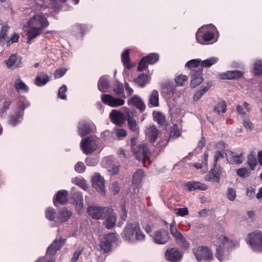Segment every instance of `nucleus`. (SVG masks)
Instances as JSON below:
<instances>
[{"label":"nucleus","instance_id":"29","mask_svg":"<svg viewBox=\"0 0 262 262\" xmlns=\"http://www.w3.org/2000/svg\"><path fill=\"white\" fill-rule=\"evenodd\" d=\"M97 139L93 137L89 136L81 140L80 147H94L97 146Z\"/></svg>","mask_w":262,"mask_h":262},{"label":"nucleus","instance_id":"14","mask_svg":"<svg viewBox=\"0 0 262 262\" xmlns=\"http://www.w3.org/2000/svg\"><path fill=\"white\" fill-rule=\"evenodd\" d=\"M92 185L96 190L102 194L105 192L104 180L99 173H96L92 179Z\"/></svg>","mask_w":262,"mask_h":262},{"label":"nucleus","instance_id":"15","mask_svg":"<svg viewBox=\"0 0 262 262\" xmlns=\"http://www.w3.org/2000/svg\"><path fill=\"white\" fill-rule=\"evenodd\" d=\"M144 133L148 141L154 144L158 137L160 131L155 125H152L146 127Z\"/></svg>","mask_w":262,"mask_h":262},{"label":"nucleus","instance_id":"63","mask_svg":"<svg viewBox=\"0 0 262 262\" xmlns=\"http://www.w3.org/2000/svg\"><path fill=\"white\" fill-rule=\"evenodd\" d=\"M83 252V249L81 248L77 249L74 253L72 257V261L76 262L77 261L78 257Z\"/></svg>","mask_w":262,"mask_h":262},{"label":"nucleus","instance_id":"25","mask_svg":"<svg viewBox=\"0 0 262 262\" xmlns=\"http://www.w3.org/2000/svg\"><path fill=\"white\" fill-rule=\"evenodd\" d=\"M68 201V191L66 190H59L56 194L55 198L53 199V202L55 206H57V203L60 204H64Z\"/></svg>","mask_w":262,"mask_h":262},{"label":"nucleus","instance_id":"6","mask_svg":"<svg viewBox=\"0 0 262 262\" xmlns=\"http://www.w3.org/2000/svg\"><path fill=\"white\" fill-rule=\"evenodd\" d=\"M148 149L149 148H133V152L136 156L137 160L142 161L145 166H146L145 163L146 161H148V163H150L151 161L150 159L152 157V159L156 157V155H154L152 154H151Z\"/></svg>","mask_w":262,"mask_h":262},{"label":"nucleus","instance_id":"37","mask_svg":"<svg viewBox=\"0 0 262 262\" xmlns=\"http://www.w3.org/2000/svg\"><path fill=\"white\" fill-rule=\"evenodd\" d=\"M227 111V105L225 101L219 100L215 106L213 107V112L217 114L221 113H225Z\"/></svg>","mask_w":262,"mask_h":262},{"label":"nucleus","instance_id":"33","mask_svg":"<svg viewBox=\"0 0 262 262\" xmlns=\"http://www.w3.org/2000/svg\"><path fill=\"white\" fill-rule=\"evenodd\" d=\"M106 216L107 217L105 220L106 227L108 229H112L116 224V215L115 213L111 212L110 209Z\"/></svg>","mask_w":262,"mask_h":262},{"label":"nucleus","instance_id":"49","mask_svg":"<svg viewBox=\"0 0 262 262\" xmlns=\"http://www.w3.org/2000/svg\"><path fill=\"white\" fill-rule=\"evenodd\" d=\"M254 72L255 75H262V60H257L255 62Z\"/></svg>","mask_w":262,"mask_h":262},{"label":"nucleus","instance_id":"61","mask_svg":"<svg viewBox=\"0 0 262 262\" xmlns=\"http://www.w3.org/2000/svg\"><path fill=\"white\" fill-rule=\"evenodd\" d=\"M74 168L77 172L82 173L85 171V167L83 163L79 162L75 165Z\"/></svg>","mask_w":262,"mask_h":262},{"label":"nucleus","instance_id":"52","mask_svg":"<svg viewBox=\"0 0 262 262\" xmlns=\"http://www.w3.org/2000/svg\"><path fill=\"white\" fill-rule=\"evenodd\" d=\"M73 182L84 190L88 188L85 181L81 178H76L73 180Z\"/></svg>","mask_w":262,"mask_h":262},{"label":"nucleus","instance_id":"62","mask_svg":"<svg viewBox=\"0 0 262 262\" xmlns=\"http://www.w3.org/2000/svg\"><path fill=\"white\" fill-rule=\"evenodd\" d=\"M12 102V100L10 98H6L3 102V105L2 108V112L3 113L5 112L8 110L10 105Z\"/></svg>","mask_w":262,"mask_h":262},{"label":"nucleus","instance_id":"56","mask_svg":"<svg viewBox=\"0 0 262 262\" xmlns=\"http://www.w3.org/2000/svg\"><path fill=\"white\" fill-rule=\"evenodd\" d=\"M147 64L146 58L143 57L139 63L138 70L141 72L145 70L147 68Z\"/></svg>","mask_w":262,"mask_h":262},{"label":"nucleus","instance_id":"7","mask_svg":"<svg viewBox=\"0 0 262 262\" xmlns=\"http://www.w3.org/2000/svg\"><path fill=\"white\" fill-rule=\"evenodd\" d=\"M219 245L216 246L215 256L221 261L225 259L226 254L224 253V249L228 246L229 239L226 236L219 237Z\"/></svg>","mask_w":262,"mask_h":262},{"label":"nucleus","instance_id":"11","mask_svg":"<svg viewBox=\"0 0 262 262\" xmlns=\"http://www.w3.org/2000/svg\"><path fill=\"white\" fill-rule=\"evenodd\" d=\"M170 236L168 231L164 229H160L156 231L153 235V240L158 244H165L169 241Z\"/></svg>","mask_w":262,"mask_h":262},{"label":"nucleus","instance_id":"24","mask_svg":"<svg viewBox=\"0 0 262 262\" xmlns=\"http://www.w3.org/2000/svg\"><path fill=\"white\" fill-rule=\"evenodd\" d=\"M86 31V27L84 25L76 24L72 26L71 33L78 39H81Z\"/></svg>","mask_w":262,"mask_h":262},{"label":"nucleus","instance_id":"48","mask_svg":"<svg viewBox=\"0 0 262 262\" xmlns=\"http://www.w3.org/2000/svg\"><path fill=\"white\" fill-rule=\"evenodd\" d=\"M236 173L241 178H247L250 175L251 170L250 169H248L246 168L242 167L236 170Z\"/></svg>","mask_w":262,"mask_h":262},{"label":"nucleus","instance_id":"44","mask_svg":"<svg viewBox=\"0 0 262 262\" xmlns=\"http://www.w3.org/2000/svg\"><path fill=\"white\" fill-rule=\"evenodd\" d=\"M144 171L141 169H139L133 175V183L138 184H139L144 177Z\"/></svg>","mask_w":262,"mask_h":262},{"label":"nucleus","instance_id":"58","mask_svg":"<svg viewBox=\"0 0 262 262\" xmlns=\"http://www.w3.org/2000/svg\"><path fill=\"white\" fill-rule=\"evenodd\" d=\"M227 195L229 200L234 201L236 198V192L235 189L232 188H229L227 190Z\"/></svg>","mask_w":262,"mask_h":262},{"label":"nucleus","instance_id":"35","mask_svg":"<svg viewBox=\"0 0 262 262\" xmlns=\"http://www.w3.org/2000/svg\"><path fill=\"white\" fill-rule=\"evenodd\" d=\"M110 83L108 80L107 77L105 76L100 78L98 82V88L102 92H104L105 89L109 88Z\"/></svg>","mask_w":262,"mask_h":262},{"label":"nucleus","instance_id":"34","mask_svg":"<svg viewBox=\"0 0 262 262\" xmlns=\"http://www.w3.org/2000/svg\"><path fill=\"white\" fill-rule=\"evenodd\" d=\"M243 73L237 70L229 71L222 74V79H234L242 77Z\"/></svg>","mask_w":262,"mask_h":262},{"label":"nucleus","instance_id":"19","mask_svg":"<svg viewBox=\"0 0 262 262\" xmlns=\"http://www.w3.org/2000/svg\"><path fill=\"white\" fill-rule=\"evenodd\" d=\"M127 103L130 106L136 107L141 112H143L146 108L145 103L141 98L137 95H134L130 99H128Z\"/></svg>","mask_w":262,"mask_h":262},{"label":"nucleus","instance_id":"38","mask_svg":"<svg viewBox=\"0 0 262 262\" xmlns=\"http://www.w3.org/2000/svg\"><path fill=\"white\" fill-rule=\"evenodd\" d=\"M71 215L72 212L64 208L59 211L57 220L60 222L67 221Z\"/></svg>","mask_w":262,"mask_h":262},{"label":"nucleus","instance_id":"46","mask_svg":"<svg viewBox=\"0 0 262 262\" xmlns=\"http://www.w3.org/2000/svg\"><path fill=\"white\" fill-rule=\"evenodd\" d=\"M146 58V60L148 64H152L155 63L159 60V56L157 53H150L146 56L144 57Z\"/></svg>","mask_w":262,"mask_h":262},{"label":"nucleus","instance_id":"12","mask_svg":"<svg viewBox=\"0 0 262 262\" xmlns=\"http://www.w3.org/2000/svg\"><path fill=\"white\" fill-rule=\"evenodd\" d=\"M4 63L9 69L14 70L21 66V58L16 54H12Z\"/></svg>","mask_w":262,"mask_h":262},{"label":"nucleus","instance_id":"53","mask_svg":"<svg viewBox=\"0 0 262 262\" xmlns=\"http://www.w3.org/2000/svg\"><path fill=\"white\" fill-rule=\"evenodd\" d=\"M155 121L160 125H164L165 122V117L161 113L158 112L154 116Z\"/></svg>","mask_w":262,"mask_h":262},{"label":"nucleus","instance_id":"2","mask_svg":"<svg viewBox=\"0 0 262 262\" xmlns=\"http://www.w3.org/2000/svg\"><path fill=\"white\" fill-rule=\"evenodd\" d=\"M122 236L124 240L131 243L143 241L145 237L139 224L136 223H127L122 233Z\"/></svg>","mask_w":262,"mask_h":262},{"label":"nucleus","instance_id":"23","mask_svg":"<svg viewBox=\"0 0 262 262\" xmlns=\"http://www.w3.org/2000/svg\"><path fill=\"white\" fill-rule=\"evenodd\" d=\"M165 256L167 260L176 262L180 259L182 255L177 249L173 248L167 250Z\"/></svg>","mask_w":262,"mask_h":262},{"label":"nucleus","instance_id":"10","mask_svg":"<svg viewBox=\"0 0 262 262\" xmlns=\"http://www.w3.org/2000/svg\"><path fill=\"white\" fill-rule=\"evenodd\" d=\"M110 118L113 123L121 126L123 124L126 119V111L125 114H123L120 111L113 110L110 114Z\"/></svg>","mask_w":262,"mask_h":262},{"label":"nucleus","instance_id":"5","mask_svg":"<svg viewBox=\"0 0 262 262\" xmlns=\"http://www.w3.org/2000/svg\"><path fill=\"white\" fill-rule=\"evenodd\" d=\"M109 210L107 207L92 205L88 206L87 212L93 219L101 220L106 216Z\"/></svg>","mask_w":262,"mask_h":262},{"label":"nucleus","instance_id":"31","mask_svg":"<svg viewBox=\"0 0 262 262\" xmlns=\"http://www.w3.org/2000/svg\"><path fill=\"white\" fill-rule=\"evenodd\" d=\"M105 162V166L109 172L112 173L113 174H116L118 172L120 167L119 163H117L112 164V159L111 158H107L106 159Z\"/></svg>","mask_w":262,"mask_h":262},{"label":"nucleus","instance_id":"21","mask_svg":"<svg viewBox=\"0 0 262 262\" xmlns=\"http://www.w3.org/2000/svg\"><path fill=\"white\" fill-rule=\"evenodd\" d=\"M221 174V170L219 168L214 167L205 176V179L207 181L218 183L220 181Z\"/></svg>","mask_w":262,"mask_h":262},{"label":"nucleus","instance_id":"4","mask_svg":"<svg viewBox=\"0 0 262 262\" xmlns=\"http://www.w3.org/2000/svg\"><path fill=\"white\" fill-rule=\"evenodd\" d=\"M247 243L255 252H262V232H255L248 235Z\"/></svg>","mask_w":262,"mask_h":262},{"label":"nucleus","instance_id":"22","mask_svg":"<svg viewBox=\"0 0 262 262\" xmlns=\"http://www.w3.org/2000/svg\"><path fill=\"white\" fill-rule=\"evenodd\" d=\"M65 239L60 238L59 240L55 239L52 244L48 247L47 254L54 255L59 250L65 242Z\"/></svg>","mask_w":262,"mask_h":262},{"label":"nucleus","instance_id":"32","mask_svg":"<svg viewBox=\"0 0 262 262\" xmlns=\"http://www.w3.org/2000/svg\"><path fill=\"white\" fill-rule=\"evenodd\" d=\"M14 88L18 92H23L24 93H28L29 90V87L20 78H17L15 81Z\"/></svg>","mask_w":262,"mask_h":262},{"label":"nucleus","instance_id":"55","mask_svg":"<svg viewBox=\"0 0 262 262\" xmlns=\"http://www.w3.org/2000/svg\"><path fill=\"white\" fill-rule=\"evenodd\" d=\"M67 90V86L65 84H63L59 89L58 93V96L61 99H66L67 96L65 94Z\"/></svg>","mask_w":262,"mask_h":262},{"label":"nucleus","instance_id":"64","mask_svg":"<svg viewBox=\"0 0 262 262\" xmlns=\"http://www.w3.org/2000/svg\"><path fill=\"white\" fill-rule=\"evenodd\" d=\"M66 72L67 69H60L56 70L54 75L55 78L57 79L62 77L66 74Z\"/></svg>","mask_w":262,"mask_h":262},{"label":"nucleus","instance_id":"9","mask_svg":"<svg viewBox=\"0 0 262 262\" xmlns=\"http://www.w3.org/2000/svg\"><path fill=\"white\" fill-rule=\"evenodd\" d=\"M102 102L112 107H118L123 105L125 101L120 98H114L110 94H102L101 95Z\"/></svg>","mask_w":262,"mask_h":262},{"label":"nucleus","instance_id":"1","mask_svg":"<svg viewBox=\"0 0 262 262\" xmlns=\"http://www.w3.org/2000/svg\"><path fill=\"white\" fill-rule=\"evenodd\" d=\"M28 30L27 32V42L30 43L31 40L37 37L43 32V30L49 25L47 17L42 13L34 14L28 21Z\"/></svg>","mask_w":262,"mask_h":262},{"label":"nucleus","instance_id":"45","mask_svg":"<svg viewBox=\"0 0 262 262\" xmlns=\"http://www.w3.org/2000/svg\"><path fill=\"white\" fill-rule=\"evenodd\" d=\"M208 154L205 152L201 157V163H197L194 164L193 166L196 169H201L207 165Z\"/></svg>","mask_w":262,"mask_h":262},{"label":"nucleus","instance_id":"26","mask_svg":"<svg viewBox=\"0 0 262 262\" xmlns=\"http://www.w3.org/2000/svg\"><path fill=\"white\" fill-rule=\"evenodd\" d=\"M227 159L231 164H241L243 161L242 154L237 155L231 151H228L226 154Z\"/></svg>","mask_w":262,"mask_h":262},{"label":"nucleus","instance_id":"54","mask_svg":"<svg viewBox=\"0 0 262 262\" xmlns=\"http://www.w3.org/2000/svg\"><path fill=\"white\" fill-rule=\"evenodd\" d=\"M55 212L52 208H48L46 210V216L50 221H54L55 219Z\"/></svg>","mask_w":262,"mask_h":262},{"label":"nucleus","instance_id":"59","mask_svg":"<svg viewBox=\"0 0 262 262\" xmlns=\"http://www.w3.org/2000/svg\"><path fill=\"white\" fill-rule=\"evenodd\" d=\"M176 213L178 216H184L189 213L188 209L187 208H176Z\"/></svg>","mask_w":262,"mask_h":262},{"label":"nucleus","instance_id":"27","mask_svg":"<svg viewBox=\"0 0 262 262\" xmlns=\"http://www.w3.org/2000/svg\"><path fill=\"white\" fill-rule=\"evenodd\" d=\"M50 80L49 76L44 72H41L36 77L35 83L38 86L46 85Z\"/></svg>","mask_w":262,"mask_h":262},{"label":"nucleus","instance_id":"3","mask_svg":"<svg viewBox=\"0 0 262 262\" xmlns=\"http://www.w3.org/2000/svg\"><path fill=\"white\" fill-rule=\"evenodd\" d=\"M30 103L26 97H23L18 101L16 110L9 117V123L12 126H15L21 122L24 115L25 108L29 107Z\"/></svg>","mask_w":262,"mask_h":262},{"label":"nucleus","instance_id":"20","mask_svg":"<svg viewBox=\"0 0 262 262\" xmlns=\"http://www.w3.org/2000/svg\"><path fill=\"white\" fill-rule=\"evenodd\" d=\"M91 124L84 120L80 121L78 123V131L80 137H83L92 132Z\"/></svg>","mask_w":262,"mask_h":262},{"label":"nucleus","instance_id":"39","mask_svg":"<svg viewBox=\"0 0 262 262\" xmlns=\"http://www.w3.org/2000/svg\"><path fill=\"white\" fill-rule=\"evenodd\" d=\"M124 88L122 83L117 81L113 89L114 92L118 96H121L123 98H126L124 94Z\"/></svg>","mask_w":262,"mask_h":262},{"label":"nucleus","instance_id":"41","mask_svg":"<svg viewBox=\"0 0 262 262\" xmlns=\"http://www.w3.org/2000/svg\"><path fill=\"white\" fill-rule=\"evenodd\" d=\"M149 104L153 106H159V93L157 90H155L151 92L149 97Z\"/></svg>","mask_w":262,"mask_h":262},{"label":"nucleus","instance_id":"40","mask_svg":"<svg viewBox=\"0 0 262 262\" xmlns=\"http://www.w3.org/2000/svg\"><path fill=\"white\" fill-rule=\"evenodd\" d=\"M148 80V76L146 74H141L135 78L134 81L139 86L143 88L147 83Z\"/></svg>","mask_w":262,"mask_h":262},{"label":"nucleus","instance_id":"43","mask_svg":"<svg viewBox=\"0 0 262 262\" xmlns=\"http://www.w3.org/2000/svg\"><path fill=\"white\" fill-rule=\"evenodd\" d=\"M122 61L124 65L128 69H130L133 66L129 63V50H126L122 54Z\"/></svg>","mask_w":262,"mask_h":262},{"label":"nucleus","instance_id":"36","mask_svg":"<svg viewBox=\"0 0 262 262\" xmlns=\"http://www.w3.org/2000/svg\"><path fill=\"white\" fill-rule=\"evenodd\" d=\"M185 67L192 70H197L201 67V60L200 59H193L188 61L185 64Z\"/></svg>","mask_w":262,"mask_h":262},{"label":"nucleus","instance_id":"13","mask_svg":"<svg viewBox=\"0 0 262 262\" xmlns=\"http://www.w3.org/2000/svg\"><path fill=\"white\" fill-rule=\"evenodd\" d=\"M126 110V120L127 122V125L129 129L133 133L139 134L140 128L138 125L135 119L133 117V114L126 107H124Z\"/></svg>","mask_w":262,"mask_h":262},{"label":"nucleus","instance_id":"51","mask_svg":"<svg viewBox=\"0 0 262 262\" xmlns=\"http://www.w3.org/2000/svg\"><path fill=\"white\" fill-rule=\"evenodd\" d=\"M188 78L187 76L184 75H179L175 78V82L177 86L183 85L184 82L187 81Z\"/></svg>","mask_w":262,"mask_h":262},{"label":"nucleus","instance_id":"47","mask_svg":"<svg viewBox=\"0 0 262 262\" xmlns=\"http://www.w3.org/2000/svg\"><path fill=\"white\" fill-rule=\"evenodd\" d=\"M247 163L250 167V170H253L257 163L255 157L252 154L249 155L248 156Z\"/></svg>","mask_w":262,"mask_h":262},{"label":"nucleus","instance_id":"28","mask_svg":"<svg viewBox=\"0 0 262 262\" xmlns=\"http://www.w3.org/2000/svg\"><path fill=\"white\" fill-rule=\"evenodd\" d=\"M72 199L76 207L80 213L83 210V199L81 194L78 192H75L72 195Z\"/></svg>","mask_w":262,"mask_h":262},{"label":"nucleus","instance_id":"8","mask_svg":"<svg viewBox=\"0 0 262 262\" xmlns=\"http://www.w3.org/2000/svg\"><path fill=\"white\" fill-rule=\"evenodd\" d=\"M169 229L171 234L178 245L186 249L189 247V244L187 242L183 234L178 231L174 224H170Z\"/></svg>","mask_w":262,"mask_h":262},{"label":"nucleus","instance_id":"57","mask_svg":"<svg viewBox=\"0 0 262 262\" xmlns=\"http://www.w3.org/2000/svg\"><path fill=\"white\" fill-rule=\"evenodd\" d=\"M100 247L104 252H106L110 251L112 245L102 239L100 243Z\"/></svg>","mask_w":262,"mask_h":262},{"label":"nucleus","instance_id":"30","mask_svg":"<svg viewBox=\"0 0 262 262\" xmlns=\"http://www.w3.org/2000/svg\"><path fill=\"white\" fill-rule=\"evenodd\" d=\"M186 187L190 191L196 189L206 190L207 189V185L197 181L189 182L186 184Z\"/></svg>","mask_w":262,"mask_h":262},{"label":"nucleus","instance_id":"18","mask_svg":"<svg viewBox=\"0 0 262 262\" xmlns=\"http://www.w3.org/2000/svg\"><path fill=\"white\" fill-rule=\"evenodd\" d=\"M202 71L203 70L201 69V68L197 70L191 71V80L190 85L192 88H194L203 82Z\"/></svg>","mask_w":262,"mask_h":262},{"label":"nucleus","instance_id":"16","mask_svg":"<svg viewBox=\"0 0 262 262\" xmlns=\"http://www.w3.org/2000/svg\"><path fill=\"white\" fill-rule=\"evenodd\" d=\"M203 29L204 27H202L198 30L195 34L196 39L199 43L202 44H204L205 42L211 40L214 37V33L210 31H207L202 35Z\"/></svg>","mask_w":262,"mask_h":262},{"label":"nucleus","instance_id":"17","mask_svg":"<svg viewBox=\"0 0 262 262\" xmlns=\"http://www.w3.org/2000/svg\"><path fill=\"white\" fill-rule=\"evenodd\" d=\"M194 254L199 261L203 259H209L212 257L210 250L206 247H200L194 250Z\"/></svg>","mask_w":262,"mask_h":262},{"label":"nucleus","instance_id":"42","mask_svg":"<svg viewBox=\"0 0 262 262\" xmlns=\"http://www.w3.org/2000/svg\"><path fill=\"white\" fill-rule=\"evenodd\" d=\"M219 61V58L215 57H213L211 58H209L207 59H205L202 61H201V67L202 69L203 68H209L212 66V65L217 63Z\"/></svg>","mask_w":262,"mask_h":262},{"label":"nucleus","instance_id":"60","mask_svg":"<svg viewBox=\"0 0 262 262\" xmlns=\"http://www.w3.org/2000/svg\"><path fill=\"white\" fill-rule=\"evenodd\" d=\"M180 136V132L179 130L178 126L174 124L171 128L170 136V137H178Z\"/></svg>","mask_w":262,"mask_h":262},{"label":"nucleus","instance_id":"50","mask_svg":"<svg viewBox=\"0 0 262 262\" xmlns=\"http://www.w3.org/2000/svg\"><path fill=\"white\" fill-rule=\"evenodd\" d=\"M117 236L114 233H110L104 236L103 239L110 244L111 245L117 241Z\"/></svg>","mask_w":262,"mask_h":262}]
</instances>
